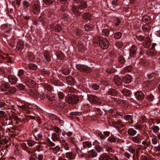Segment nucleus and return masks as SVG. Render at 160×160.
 Returning a JSON list of instances; mask_svg holds the SVG:
<instances>
[{"instance_id": "obj_1", "label": "nucleus", "mask_w": 160, "mask_h": 160, "mask_svg": "<svg viewBox=\"0 0 160 160\" xmlns=\"http://www.w3.org/2000/svg\"><path fill=\"white\" fill-rule=\"evenodd\" d=\"M83 0H74V2L76 3H80L77 6L74 5L72 8V11L73 14L76 16H78L80 13L82 12L83 10L87 6V4L85 2L82 3Z\"/></svg>"}, {"instance_id": "obj_2", "label": "nucleus", "mask_w": 160, "mask_h": 160, "mask_svg": "<svg viewBox=\"0 0 160 160\" xmlns=\"http://www.w3.org/2000/svg\"><path fill=\"white\" fill-rule=\"evenodd\" d=\"M93 42L97 44H99L101 47H103L104 49H106L108 47V41L102 37H97L95 38Z\"/></svg>"}, {"instance_id": "obj_3", "label": "nucleus", "mask_w": 160, "mask_h": 160, "mask_svg": "<svg viewBox=\"0 0 160 160\" xmlns=\"http://www.w3.org/2000/svg\"><path fill=\"white\" fill-rule=\"evenodd\" d=\"M78 97L72 95H68L65 98V100L67 102L72 104L77 103L78 102Z\"/></svg>"}, {"instance_id": "obj_4", "label": "nucleus", "mask_w": 160, "mask_h": 160, "mask_svg": "<svg viewBox=\"0 0 160 160\" xmlns=\"http://www.w3.org/2000/svg\"><path fill=\"white\" fill-rule=\"evenodd\" d=\"M88 99L90 102L94 104H99L101 103L100 99L98 97L92 95H89L88 97Z\"/></svg>"}, {"instance_id": "obj_5", "label": "nucleus", "mask_w": 160, "mask_h": 160, "mask_svg": "<svg viewBox=\"0 0 160 160\" xmlns=\"http://www.w3.org/2000/svg\"><path fill=\"white\" fill-rule=\"evenodd\" d=\"M51 138L53 142H52L49 138H48L47 139V141L49 146L54 147L55 146V141L57 139V137L56 134L54 133H52V134Z\"/></svg>"}, {"instance_id": "obj_6", "label": "nucleus", "mask_w": 160, "mask_h": 160, "mask_svg": "<svg viewBox=\"0 0 160 160\" xmlns=\"http://www.w3.org/2000/svg\"><path fill=\"white\" fill-rule=\"evenodd\" d=\"M88 154L86 155V157L88 158H93L97 156V152L94 149H92L88 152Z\"/></svg>"}, {"instance_id": "obj_7", "label": "nucleus", "mask_w": 160, "mask_h": 160, "mask_svg": "<svg viewBox=\"0 0 160 160\" xmlns=\"http://www.w3.org/2000/svg\"><path fill=\"white\" fill-rule=\"evenodd\" d=\"M77 50L78 52L81 53H84L85 52V48L84 47L83 43L82 42H79L78 43L77 46Z\"/></svg>"}, {"instance_id": "obj_8", "label": "nucleus", "mask_w": 160, "mask_h": 160, "mask_svg": "<svg viewBox=\"0 0 160 160\" xmlns=\"http://www.w3.org/2000/svg\"><path fill=\"white\" fill-rule=\"evenodd\" d=\"M8 79L9 82L12 84H16L17 81V79L16 77L12 75H9L8 77Z\"/></svg>"}, {"instance_id": "obj_9", "label": "nucleus", "mask_w": 160, "mask_h": 160, "mask_svg": "<svg viewBox=\"0 0 160 160\" xmlns=\"http://www.w3.org/2000/svg\"><path fill=\"white\" fill-rule=\"evenodd\" d=\"M9 84L8 83L2 84L0 88L1 91L2 92H5V93H6L8 89V88H9Z\"/></svg>"}, {"instance_id": "obj_10", "label": "nucleus", "mask_w": 160, "mask_h": 160, "mask_svg": "<svg viewBox=\"0 0 160 160\" xmlns=\"http://www.w3.org/2000/svg\"><path fill=\"white\" fill-rule=\"evenodd\" d=\"M137 49V48L135 46H132L129 51V55L131 57H133L136 54Z\"/></svg>"}, {"instance_id": "obj_11", "label": "nucleus", "mask_w": 160, "mask_h": 160, "mask_svg": "<svg viewBox=\"0 0 160 160\" xmlns=\"http://www.w3.org/2000/svg\"><path fill=\"white\" fill-rule=\"evenodd\" d=\"M82 145L83 148L82 149V150L91 148L92 146L91 143L88 141L83 142L82 143Z\"/></svg>"}, {"instance_id": "obj_12", "label": "nucleus", "mask_w": 160, "mask_h": 160, "mask_svg": "<svg viewBox=\"0 0 160 160\" xmlns=\"http://www.w3.org/2000/svg\"><path fill=\"white\" fill-rule=\"evenodd\" d=\"M21 146L22 148L24 150H26V151L29 154L30 153L28 149V146H30V143L28 142H27V143H22L21 144Z\"/></svg>"}, {"instance_id": "obj_13", "label": "nucleus", "mask_w": 160, "mask_h": 160, "mask_svg": "<svg viewBox=\"0 0 160 160\" xmlns=\"http://www.w3.org/2000/svg\"><path fill=\"white\" fill-rule=\"evenodd\" d=\"M114 79L115 83L117 85L119 86L122 84V81L120 78L116 76L114 77Z\"/></svg>"}, {"instance_id": "obj_14", "label": "nucleus", "mask_w": 160, "mask_h": 160, "mask_svg": "<svg viewBox=\"0 0 160 160\" xmlns=\"http://www.w3.org/2000/svg\"><path fill=\"white\" fill-rule=\"evenodd\" d=\"M32 9L33 12L35 14L37 15L40 12L39 7L37 4H35L33 6Z\"/></svg>"}, {"instance_id": "obj_15", "label": "nucleus", "mask_w": 160, "mask_h": 160, "mask_svg": "<svg viewBox=\"0 0 160 160\" xmlns=\"http://www.w3.org/2000/svg\"><path fill=\"white\" fill-rule=\"evenodd\" d=\"M135 96L136 98L138 100H142L144 97L143 93L142 92H136Z\"/></svg>"}, {"instance_id": "obj_16", "label": "nucleus", "mask_w": 160, "mask_h": 160, "mask_svg": "<svg viewBox=\"0 0 160 160\" xmlns=\"http://www.w3.org/2000/svg\"><path fill=\"white\" fill-rule=\"evenodd\" d=\"M143 44L146 45V46H145L146 48H148L149 47L151 44L150 40L149 38L147 37L145 38Z\"/></svg>"}, {"instance_id": "obj_17", "label": "nucleus", "mask_w": 160, "mask_h": 160, "mask_svg": "<svg viewBox=\"0 0 160 160\" xmlns=\"http://www.w3.org/2000/svg\"><path fill=\"white\" fill-rule=\"evenodd\" d=\"M8 89L6 93H4L5 94H10V93H13L15 92L16 90V88L14 87H10L9 86Z\"/></svg>"}, {"instance_id": "obj_18", "label": "nucleus", "mask_w": 160, "mask_h": 160, "mask_svg": "<svg viewBox=\"0 0 160 160\" xmlns=\"http://www.w3.org/2000/svg\"><path fill=\"white\" fill-rule=\"evenodd\" d=\"M21 107L22 109H24L25 111H27L28 113H29L30 108L29 104L25 103Z\"/></svg>"}, {"instance_id": "obj_19", "label": "nucleus", "mask_w": 160, "mask_h": 160, "mask_svg": "<svg viewBox=\"0 0 160 160\" xmlns=\"http://www.w3.org/2000/svg\"><path fill=\"white\" fill-rule=\"evenodd\" d=\"M123 82L125 83H128L131 81V78L130 76H127L123 78Z\"/></svg>"}, {"instance_id": "obj_20", "label": "nucleus", "mask_w": 160, "mask_h": 160, "mask_svg": "<svg viewBox=\"0 0 160 160\" xmlns=\"http://www.w3.org/2000/svg\"><path fill=\"white\" fill-rule=\"evenodd\" d=\"M85 30L87 31H92L94 27L92 24H86L84 27Z\"/></svg>"}, {"instance_id": "obj_21", "label": "nucleus", "mask_w": 160, "mask_h": 160, "mask_svg": "<svg viewBox=\"0 0 160 160\" xmlns=\"http://www.w3.org/2000/svg\"><path fill=\"white\" fill-rule=\"evenodd\" d=\"M17 48L20 50H22L24 48V45L22 41L18 42L17 45Z\"/></svg>"}, {"instance_id": "obj_22", "label": "nucleus", "mask_w": 160, "mask_h": 160, "mask_svg": "<svg viewBox=\"0 0 160 160\" xmlns=\"http://www.w3.org/2000/svg\"><path fill=\"white\" fill-rule=\"evenodd\" d=\"M109 158V156L105 154L101 155L99 158V160H107Z\"/></svg>"}, {"instance_id": "obj_23", "label": "nucleus", "mask_w": 160, "mask_h": 160, "mask_svg": "<svg viewBox=\"0 0 160 160\" xmlns=\"http://www.w3.org/2000/svg\"><path fill=\"white\" fill-rule=\"evenodd\" d=\"M137 133V131L133 128H130L128 130V133L131 136L135 135Z\"/></svg>"}, {"instance_id": "obj_24", "label": "nucleus", "mask_w": 160, "mask_h": 160, "mask_svg": "<svg viewBox=\"0 0 160 160\" xmlns=\"http://www.w3.org/2000/svg\"><path fill=\"white\" fill-rule=\"evenodd\" d=\"M94 148L98 153H101L103 151V149L100 145H96Z\"/></svg>"}, {"instance_id": "obj_25", "label": "nucleus", "mask_w": 160, "mask_h": 160, "mask_svg": "<svg viewBox=\"0 0 160 160\" xmlns=\"http://www.w3.org/2000/svg\"><path fill=\"white\" fill-rule=\"evenodd\" d=\"M67 82L69 85H72L74 84V78L71 77H69L67 78Z\"/></svg>"}, {"instance_id": "obj_26", "label": "nucleus", "mask_w": 160, "mask_h": 160, "mask_svg": "<svg viewBox=\"0 0 160 160\" xmlns=\"http://www.w3.org/2000/svg\"><path fill=\"white\" fill-rule=\"evenodd\" d=\"M31 93L32 94H31V96H32L34 98H37L38 95L37 92L35 90L34 88L31 90Z\"/></svg>"}, {"instance_id": "obj_27", "label": "nucleus", "mask_w": 160, "mask_h": 160, "mask_svg": "<svg viewBox=\"0 0 160 160\" xmlns=\"http://www.w3.org/2000/svg\"><path fill=\"white\" fill-rule=\"evenodd\" d=\"M91 18V15L90 14L86 13H85L83 16V18L86 20L88 21Z\"/></svg>"}, {"instance_id": "obj_28", "label": "nucleus", "mask_w": 160, "mask_h": 160, "mask_svg": "<svg viewBox=\"0 0 160 160\" xmlns=\"http://www.w3.org/2000/svg\"><path fill=\"white\" fill-rule=\"evenodd\" d=\"M27 74L28 75L25 76V77L26 78L25 81V84L29 88L30 87V81L29 78V74L27 73Z\"/></svg>"}, {"instance_id": "obj_29", "label": "nucleus", "mask_w": 160, "mask_h": 160, "mask_svg": "<svg viewBox=\"0 0 160 160\" xmlns=\"http://www.w3.org/2000/svg\"><path fill=\"white\" fill-rule=\"evenodd\" d=\"M108 94L111 95L115 96L117 95L116 91L113 89H110L108 90Z\"/></svg>"}, {"instance_id": "obj_30", "label": "nucleus", "mask_w": 160, "mask_h": 160, "mask_svg": "<svg viewBox=\"0 0 160 160\" xmlns=\"http://www.w3.org/2000/svg\"><path fill=\"white\" fill-rule=\"evenodd\" d=\"M47 97L48 99L51 100H55V96L52 93H49V95H47Z\"/></svg>"}, {"instance_id": "obj_31", "label": "nucleus", "mask_w": 160, "mask_h": 160, "mask_svg": "<svg viewBox=\"0 0 160 160\" xmlns=\"http://www.w3.org/2000/svg\"><path fill=\"white\" fill-rule=\"evenodd\" d=\"M105 149H106V151H107L108 152H114V151L112 149V148L109 146H105Z\"/></svg>"}, {"instance_id": "obj_32", "label": "nucleus", "mask_w": 160, "mask_h": 160, "mask_svg": "<svg viewBox=\"0 0 160 160\" xmlns=\"http://www.w3.org/2000/svg\"><path fill=\"white\" fill-rule=\"evenodd\" d=\"M159 128L157 126H154L152 128V130L153 132L156 133L158 132Z\"/></svg>"}, {"instance_id": "obj_33", "label": "nucleus", "mask_w": 160, "mask_h": 160, "mask_svg": "<svg viewBox=\"0 0 160 160\" xmlns=\"http://www.w3.org/2000/svg\"><path fill=\"white\" fill-rule=\"evenodd\" d=\"M58 95L59 99H63L64 98V95L61 92H59L58 93Z\"/></svg>"}, {"instance_id": "obj_34", "label": "nucleus", "mask_w": 160, "mask_h": 160, "mask_svg": "<svg viewBox=\"0 0 160 160\" xmlns=\"http://www.w3.org/2000/svg\"><path fill=\"white\" fill-rule=\"evenodd\" d=\"M124 118L126 120H130L131 121H132V116L130 115H126L124 116Z\"/></svg>"}, {"instance_id": "obj_35", "label": "nucleus", "mask_w": 160, "mask_h": 160, "mask_svg": "<svg viewBox=\"0 0 160 160\" xmlns=\"http://www.w3.org/2000/svg\"><path fill=\"white\" fill-rule=\"evenodd\" d=\"M74 33L76 35L79 36L81 34L82 32L80 29H77L76 30Z\"/></svg>"}, {"instance_id": "obj_36", "label": "nucleus", "mask_w": 160, "mask_h": 160, "mask_svg": "<svg viewBox=\"0 0 160 160\" xmlns=\"http://www.w3.org/2000/svg\"><path fill=\"white\" fill-rule=\"evenodd\" d=\"M121 37V34L120 32H118L114 35V37L116 39L120 38Z\"/></svg>"}, {"instance_id": "obj_37", "label": "nucleus", "mask_w": 160, "mask_h": 160, "mask_svg": "<svg viewBox=\"0 0 160 160\" xmlns=\"http://www.w3.org/2000/svg\"><path fill=\"white\" fill-rule=\"evenodd\" d=\"M24 72V71L23 70L20 69L19 70L18 76L19 77L22 76Z\"/></svg>"}, {"instance_id": "obj_38", "label": "nucleus", "mask_w": 160, "mask_h": 160, "mask_svg": "<svg viewBox=\"0 0 160 160\" xmlns=\"http://www.w3.org/2000/svg\"><path fill=\"white\" fill-rule=\"evenodd\" d=\"M66 157L68 158L69 159H71V158L72 156V154L71 152H67L66 153Z\"/></svg>"}, {"instance_id": "obj_39", "label": "nucleus", "mask_w": 160, "mask_h": 160, "mask_svg": "<svg viewBox=\"0 0 160 160\" xmlns=\"http://www.w3.org/2000/svg\"><path fill=\"white\" fill-rule=\"evenodd\" d=\"M132 141L135 143H138L139 142V140L137 136L133 137L132 138Z\"/></svg>"}, {"instance_id": "obj_40", "label": "nucleus", "mask_w": 160, "mask_h": 160, "mask_svg": "<svg viewBox=\"0 0 160 160\" xmlns=\"http://www.w3.org/2000/svg\"><path fill=\"white\" fill-rule=\"evenodd\" d=\"M71 114L72 115L75 116H79L81 114V112H71Z\"/></svg>"}, {"instance_id": "obj_41", "label": "nucleus", "mask_w": 160, "mask_h": 160, "mask_svg": "<svg viewBox=\"0 0 160 160\" xmlns=\"http://www.w3.org/2000/svg\"><path fill=\"white\" fill-rule=\"evenodd\" d=\"M54 29L55 31L57 32L60 31L62 29L61 27L58 25H56Z\"/></svg>"}, {"instance_id": "obj_42", "label": "nucleus", "mask_w": 160, "mask_h": 160, "mask_svg": "<svg viewBox=\"0 0 160 160\" xmlns=\"http://www.w3.org/2000/svg\"><path fill=\"white\" fill-rule=\"evenodd\" d=\"M132 68L130 66H127L125 68V70L126 72H130L132 70Z\"/></svg>"}, {"instance_id": "obj_43", "label": "nucleus", "mask_w": 160, "mask_h": 160, "mask_svg": "<svg viewBox=\"0 0 160 160\" xmlns=\"http://www.w3.org/2000/svg\"><path fill=\"white\" fill-rule=\"evenodd\" d=\"M44 57L45 58V59L48 61H49L50 60V58L49 57V56L48 55V54L47 53H44Z\"/></svg>"}, {"instance_id": "obj_44", "label": "nucleus", "mask_w": 160, "mask_h": 160, "mask_svg": "<svg viewBox=\"0 0 160 160\" xmlns=\"http://www.w3.org/2000/svg\"><path fill=\"white\" fill-rule=\"evenodd\" d=\"M144 37L142 35H139L136 37V39L139 41H142L143 40Z\"/></svg>"}, {"instance_id": "obj_45", "label": "nucleus", "mask_w": 160, "mask_h": 160, "mask_svg": "<svg viewBox=\"0 0 160 160\" xmlns=\"http://www.w3.org/2000/svg\"><path fill=\"white\" fill-rule=\"evenodd\" d=\"M102 32L103 33H104L105 35H107L109 34L111 35H112V33H110V32L108 31V30L105 29L103 31H102Z\"/></svg>"}, {"instance_id": "obj_46", "label": "nucleus", "mask_w": 160, "mask_h": 160, "mask_svg": "<svg viewBox=\"0 0 160 160\" xmlns=\"http://www.w3.org/2000/svg\"><path fill=\"white\" fill-rule=\"evenodd\" d=\"M7 142V139L6 138H4L0 141V143L1 144L4 145Z\"/></svg>"}, {"instance_id": "obj_47", "label": "nucleus", "mask_w": 160, "mask_h": 160, "mask_svg": "<svg viewBox=\"0 0 160 160\" xmlns=\"http://www.w3.org/2000/svg\"><path fill=\"white\" fill-rule=\"evenodd\" d=\"M43 2L46 4H49L53 2L54 0H43Z\"/></svg>"}, {"instance_id": "obj_48", "label": "nucleus", "mask_w": 160, "mask_h": 160, "mask_svg": "<svg viewBox=\"0 0 160 160\" xmlns=\"http://www.w3.org/2000/svg\"><path fill=\"white\" fill-rule=\"evenodd\" d=\"M7 106V104L4 102H1L0 103V108H6Z\"/></svg>"}, {"instance_id": "obj_49", "label": "nucleus", "mask_w": 160, "mask_h": 160, "mask_svg": "<svg viewBox=\"0 0 160 160\" xmlns=\"http://www.w3.org/2000/svg\"><path fill=\"white\" fill-rule=\"evenodd\" d=\"M37 68V67L36 65L31 63V69L36 70Z\"/></svg>"}, {"instance_id": "obj_50", "label": "nucleus", "mask_w": 160, "mask_h": 160, "mask_svg": "<svg viewBox=\"0 0 160 160\" xmlns=\"http://www.w3.org/2000/svg\"><path fill=\"white\" fill-rule=\"evenodd\" d=\"M148 99L150 101H153L154 99H153V96L151 94L148 95L147 97Z\"/></svg>"}, {"instance_id": "obj_51", "label": "nucleus", "mask_w": 160, "mask_h": 160, "mask_svg": "<svg viewBox=\"0 0 160 160\" xmlns=\"http://www.w3.org/2000/svg\"><path fill=\"white\" fill-rule=\"evenodd\" d=\"M56 56L57 58L60 59H62L63 58V55L62 54H59L58 55H56Z\"/></svg>"}, {"instance_id": "obj_52", "label": "nucleus", "mask_w": 160, "mask_h": 160, "mask_svg": "<svg viewBox=\"0 0 160 160\" xmlns=\"http://www.w3.org/2000/svg\"><path fill=\"white\" fill-rule=\"evenodd\" d=\"M62 145L63 146L64 149L66 150H68L69 149V147H68V144L67 143H65V144H62Z\"/></svg>"}, {"instance_id": "obj_53", "label": "nucleus", "mask_w": 160, "mask_h": 160, "mask_svg": "<svg viewBox=\"0 0 160 160\" xmlns=\"http://www.w3.org/2000/svg\"><path fill=\"white\" fill-rule=\"evenodd\" d=\"M108 140V141L112 142H114L116 141V139L113 137L109 138Z\"/></svg>"}, {"instance_id": "obj_54", "label": "nucleus", "mask_w": 160, "mask_h": 160, "mask_svg": "<svg viewBox=\"0 0 160 160\" xmlns=\"http://www.w3.org/2000/svg\"><path fill=\"white\" fill-rule=\"evenodd\" d=\"M31 160H34L36 158V157L35 154H34L32 153H31Z\"/></svg>"}, {"instance_id": "obj_55", "label": "nucleus", "mask_w": 160, "mask_h": 160, "mask_svg": "<svg viewBox=\"0 0 160 160\" xmlns=\"http://www.w3.org/2000/svg\"><path fill=\"white\" fill-rule=\"evenodd\" d=\"M92 88L93 89L96 90L99 88V86L96 84H94L92 85Z\"/></svg>"}, {"instance_id": "obj_56", "label": "nucleus", "mask_w": 160, "mask_h": 160, "mask_svg": "<svg viewBox=\"0 0 160 160\" xmlns=\"http://www.w3.org/2000/svg\"><path fill=\"white\" fill-rule=\"evenodd\" d=\"M152 142L153 144H156L158 140L156 138H153L152 139Z\"/></svg>"}, {"instance_id": "obj_57", "label": "nucleus", "mask_w": 160, "mask_h": 160, "mask_svg": "<svg viewBox=\"0 0 160 160\" xmlns=\"http://www.w3.org/2000/svg\"><path fill=\"white\" fill-rule=\"evenodd\" d=\"M118 61L119 62L121 63H123L125 62V60L122 57H120L118 59Z\"/></svg>"}, {"instance_id": "obj_58", "label": "nucleus", "mask_w": 160, "mask_h": 160, "mask_svg": "<svg viewBox=\"0 0 160 160\" xmlns=\"http://www.w3.org/2000/svg\"><path fill=\"white\" fill-rule=\"evenodd\" d=\"M121 21L120 20L118 19H117L116 22H115V25L116 26H117L119 25L120 23H121Z\"/></svg>"}, {"instance_id": "obj_59", "label": "nucleus", "mask_w": 160, "mask_h": 160, "mask_svg": "<svg viewBox=\"0 0 160 160\" xmlns=\"http://www.w3.org/2000/svg\"><path fill=\"white\" fill-rule=\"evenodd\" d=\"M98 135L101 139H104L106 138V137L104 135H103L102 133L98 134Z\"/></svg>"}, {"instance_id": "obj_60", "label": "nucleus", "mask_w": 160, "mask_h": 160, "mask_svg": "<svg viewBox=\"0 0 160 160\" xmlns=\"http://www.w3.org/2000/svg\"><path fill=\"white\" fill-rule=\"evenodd\" d=\"M6 59L7 60V61L11 63L12 62V60L11 58L9 56H7L6 57Z\"/></svg>"}, {"instance_id": "obj_61", "label": "nucleus", "mask_w": 160, "mask_h": 160, "mask_svg": "<svg viewBox=\"0 0 160 160\" xmlns=\"http://www.w3.org/2000/svg\"><path fill=\"white\" fill-rule=\"evenodd\" d=\"M103 133L105 137H108L110 135V132L108 131H104Z\"/></svg>"}, {"instance_id": "obj_62", "label": "nucleus", "mask_w": 160, "mask_h": 160, "mask_svg": "<svg viewBox=\"0 0 160 160\" xmlns=\"http://www.w3.org/2000/svg\"><path fill=\"white\" fill-rule=\"evenodd\" d=\"M24 5L26 7H28L29 6V3L27 0H25L24 1Z\"/></svg>"}, {"instance_id": "obj_63", "label": "nucleus", "mask_w": 160, "mask_h": 160, "mask_svg": "<svg viewBox=\"0 0 160 160\" xmlns=\"http://www.w3.org/2000/svg\"><path fill=\"white\" fill-rule=\"evenodd\" d=\"M154 74L153 73L147 75L148 78L149 79L152 78Z\"/></svg>"}, {"instance_id": "obj_64", "label": "nucleus", "mask_w": 160, "mask_h": 160, "mask_svg": "<svg viewBox=\"0 0 160 160\" xmlns=\"http://www.w3.org/2000/svg\"><path fill=\"white\" fill-rule=\"evenodd\" d=\"M40 98L42 99H44L45 97V95L44 94H41L40 95Z\"/></svg>"}]
</instances>
